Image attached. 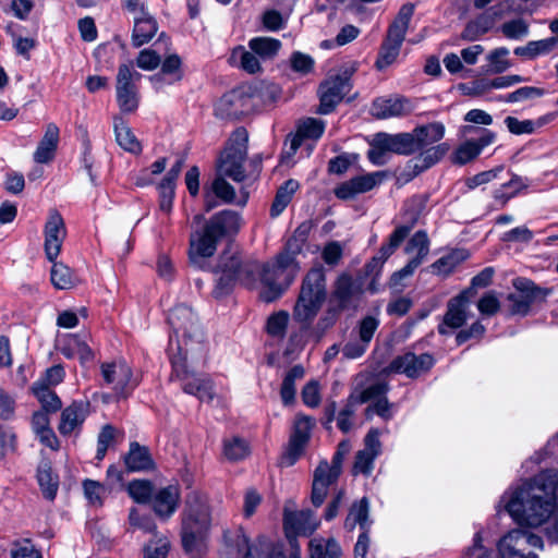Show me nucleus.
<instances>
[{
	"mask_svg": "<svg viewBox=\"0 0 558 558\" xmlns=\"http://www.w3.org/2000/svg\"><path fill=\"white\" fill-rule=\"evenodd\" d=\"M181 493L178 485H168L156 490L150 499L151 509L161 521H168L178 510Z\"/></svg>",
	"mask_w": 558,
	"mask_h": 558,
	"instance_id": "23",
	"label": "nucleus"
},
{
	"mask_svg": "<svg viewBox=\"0 0 558 558\" xmlns=\"http://www.w3.org/2000/svg\"><path fill=\"white\" fill-rule=\"evenodd\" d=\"M83 489H84V495L87 498V500L89 501V504H92L94 506L102 505V499L106 494V488L101 483H99L97 481H93V480H85L83 482Z\"/></svg>",
	"mask_w": 558,
	"mask_h": 558,
	"instance_id": "62",
	"label": "nucleus"
},
{
	"mask_svg": "<svg viewBox=\"0 0 558 558\" xmlns=\"http://www.w3.org/2000/svg\"><path fill=\"white\" fill-rule=\"evenodd\" d=\"M378 415L385 421H389L393 416L392 404L389 403L386 397L371 402L365 410L366 418H372L373 415Z\"/></svg>",
	"mask_w": 558,
	"mask_h": 558,
	"instance_id": "61",
	"label": "nucleus"
},
{
	"mask_svg": "<svg viewBox=\"0 0 558 558\" xmlns=\"http://www.w3.org/2000/svg\"><path fill=\"white\" fill-rule=\"evenodd\" d=\"M129 524L132 529L142 530L145 533L157 532V525L149 514H141L137 508H131L129 512Z\"/></svg>",
	"mask_w": 558,
	"mask_h": 558,
	"instance_id": "55",
	"label": "nucleus"
},
{
	"mask_svg": "<svg viewBox=\"0 0 558 558\" xmlns=\"http://www.w3.org/2000/svg\"><path fill=\"white\" fill-rule=\"evenodd\" d=\"M37 480L44 496L47 499L52 500L56 497L58 490V478L53 476L51 468L48 463H43L39 465L37 471Z\"/></svg>",
	"mask_w": 558,
	"mask_h": 558,
	"instance_id": "50",
	"label": "nucleus"
},
{
	"mask_svg": "<svg viewBox=\"0 0 558 558\" xmlns=\"http://www.w3.org/2000/svg\"><path fill=\"white\" fill-rule=\"evenodd\" d=\"M340 473L337 466H329L327 460H322L314 471L311 499L315 507L323 505L329 487L337 482Z\"/></svg>",
	"mask_w": 558,
	"mask_h": 558,
	"instance_id": "24",
	"label": "nucleus"
},
{
	"mask_svg": "<svg viewBox=\"0 0 558 558\" xmlns=\"http://www.w3.org/2000/svg\"><path fill=\"white\" fill-rule=\"evenodd\" d=\"M243 225L242 217L233 210H222L214 215L202 230L190 235L189 258L193 266L203 269L206 259L214 256L223 236L235 234Z\"/></svg>",
	"mask_w": 558,
	"mask_h": 558,
	"instance_id": "3",
	"label": "nucleus"
},
{
	"mask_svg": "<svg viewBox=\"0 0 558 558\" xmlns=\"http://www.w3.org/2000/svg\"><path fill=\"white\" fill-rule=\"evenodd\" d=\"M417 220V215H411L410 219L396 228V230L390 234L389 241L387 244H383L378 254L374 256L366 265H365V274L367 276L376 277L379 275L383 265L385 262L391 256V254L396 251V248L404 241V239L409 235L410 231L414 227Z\"/></svg>",
	"mask_w": 558,
	"mask_h": 558,
	"instance_id": "15",
	"label": "nucleus"
},
{
	"mask_svg": "<svg viewBox=\"0 0 558 558\" xmlns=\"http://www.w3.org/2000/svg\"><path fill=\"white\" fill-rule=\"evenodd\" d=\"M381 451L379 432L371 429L364 439V449L357 451L353 465L354 474L369 475L374 468V461Z\"/></svg>",
	"mask_w": 558,
	"mask_h": 558,
	"instance_id": "26",
	"label": "nucleus"
},
{
	"mask_svg": "<svg viewBox=\"0 0 558 558\" xmlns=\"http://www.w3.org/2000/svg\"><path fill=\"white\" fill-rule=\"evenodd\" d=\"M363 290L351 276L342 274L338 277L332 291V301L341 311H356L361 304Z\"/></svg>",
	"mask_w": 558,
	"mask_h": 558,
	"instance_id": "18",
	"label": "nucleus"
},
{
	"mask_svg": "<svg viewBox=\"0 0 558 558\" xmlns=\"http://www.w3.org/2000/svg\"><path fill=\"white\" fill-rule=\"evenodd\" d=\"M543 539L533 533L514 529L505 534L497 544L501 558H538L534 549H543Z\"/></svg>",
	"mask_w": 558,
	"mask_h": 558,
	"instance_id": "11",
	"label": "nucleus"
},
{
	"mask_svg": "<svg viewBox=\"0 0 558 558\" xmlns=\"http://www.w3.org/2000/svg\"><path fill=\"white\" fill-rule=\"evenodd\" d=\"M413 12L414 7L412 4L401 7L397 17L388 29L387 37L383 43L376 60V68L378 70H385L398 58Z\"/></svg>",
	"mask_w": 558,
	"mask_h": 558,
	"instance_id": "10",
	"label": "nucleus"
},
{
	"mask_svg": "<svg viewBox=\"0 0 558 558\" xmlns=\"http://www.w3.org/2000/svg\"><path fill=\"white\" fill-rule=\"evenodd\" d=\"M44 250L46 257L49 262H54L61 252L66 236L63 218L57 210H51L49 213L44 228Z\"/></svg>",
	"mask_w": 558,
	"mask_h": 558,
	"instance_id": "19",
	"label": "nucleus"
},
{
	"mask_svg": "<svg viewBox=\"0 0 558 558\" xmlns=\"http://www.w3.org/2000/svg\"><path fill=\"white\" fill-rule=\"evenodd\" d=\"M33 391L38 401L41 403L43 412H56L61 408V400L59 397L43 383H35Z\"/></svg>",
	"mask_w": 558,
	"mask_h": 558,
	"instance_id": "49",
	"label": "nucleus"
},
{
	"mask_svg": "<svg viewBox=\"0 0 558 558\" xmlns=\"http://www.w3.org/2000/svg\"><path fill=\"white\" fill-rule=\"evenodd\" d=\"M544 89L534 86H523L502 97L506 102H522L529 99L542 97Z\"/></svg>",
	"mask_w": 558,
	"mask_h": 558,
	"instance_id": "59",
	"label": "nucleus"
},
{
	"mask_svg": "<svg viewBox=\"0 0 558 558\" xmlns=\"http://www.w3.org/2000/svg\"><path fill=\"white\" fill-rule=\"evenodd\" d=\"M252 108V97L242 89L225 94L216 105V116L221 119L238 120L247 114Z\"/></svg>",
	"mask_w": 558,
	"mask_h": 558,
	"instance_id": "17",
	"label": "nucleus"
},
{
	"mask_svg": "<svg viewBox=\"0 0 558 558\" xmlns=\"http://www.w3.org/2000/svg\"><path fill=\"white\" fill-rule=\"evenodd\" d=\"M310 558H342V548L335 537L315 536L308 543Z\"/></svg>",
	"mask_w": 558,
	"mask_h": 558,
	"instance_id": "38",
	"label": "nucleus"
},
{
	"mask_svg": "<svg viewBox=\"0 0 558 558\" xmlns=\"http://www.w3.org/2000/svg\"><path fill=\"white\" fill-rule=\"evenodd\" d=\"M214 517L208 497L198 490L191 492L181 514V542L185 553L196 557L213 526Z\"/></svg>",
	"mask_w": 558,
	"mask_h": 558,
	"instance_id": "4",
	"label": "nucleus"
},
{
	"mask_svg": "<svg viewBox=\"0 0 558 558\" xmlns=\"http://www.w3.org/2000/svg\"><path fill=\"white\" fill-rule=\"evenodd\" d=\"M177 353L174 352L172 338L170 339V361L172 365V377L182 381V389L189 395L197 397L201 401H211L214 399V386L210 378H194L197 388H194V381L190 380V371L187 369V349H184L180 340L177 343Z\"/></svg>",
	"mask_w": 558,
	"mask_h": 558,
	"instance_id": "9",
	"label": "nucleus"
},
{
	"mask_svg": "<svg viewBox=\"0 0 558 558\" xmlns=\"http://www.w3.org/2000/svg\"><path fill=\"white\" fill-rule=\"evenodd\" d=\"M248 134L243 128L236 129L229 137L223 151L217 162V172L227 175L234 182H243L251 174L258 172L259 161L247 163Z\"/></svg>",
	"mask_w": 558,
	"mask_h": 558,
	"instance_id": "5",
	"label": "nucleus"
},
{
	"mask_svg": "<svg viewBox=\"0 0 558 558\" xmlns=\"http://www.w3.org/2000/svg\"><path fill=\"white\" fill-rule=\"evenodd\" d=\"M356 63L351 64L341 74L327 78L319 87L320 106L319 112L327 114L342 100L350 92V77L356 71Z\"/></svg>",
	"mask_w": 558,
	"mask_h": 558,
	"instance_id": "12",
	"label": "nucleus"
},
{
	"mask_svg": "<svg viewBox=\"0 0 558 558\" xmlns=\"http://www.w3.org/2000/svg\"><path fill=\"white\" fill-rule=\"evenodd\" d=\"M227 175H220L217 172V177L213 181L211 189L214 194L222 202L228 204H235L239 206H245L248 199V192L245 187H241L239 194L235 193L233 186L226 181Z\"/></svg>",
	"mask_w": 558,
	"mask_h": 558,
	"instance_id": "35",
	"label": "nucleus"
},
{
	"mask_svg": "<svg viewBox=\"0 0 558 558\" xmlns=\"http://www.w3.org/2000/svg\"><path fill=\"white\" fill-rule=\"evenodd\" d=\"M59 143V128L49 123L46 126L45 134L34 153V160L37 163H47L54 158Z\"/></svg>",
	"mask_w": 558,
	"mask_h": 558,
	"instance_id": "34",
	"label": "nucleus"
},
{
	"mask_svg": "<svg viewBox=\"0 0 558 558\" xmlns=\"http://www.w3.org/2000/svg\"><path fill=\"white\" fill-rule=\"evenodd\" d=\"M61 352L66 357H78L82 364L90 362L94 357L92 349L76 335H68L61 347Z\"/></svg>",
	"mask_w": 558,
	"mask_h": 558,
	"instance_id": "41",
	"label": "nucleus"
},
{
	"mask_svg": "<svg viewBox=\"0 0 558 558\" xmlns=\"http://www.w3.org/2000/svg\"><path fill=\"white\" fill-rule=\"evenodd\" d=\"M320 385L317 380H310L301 391L303 403L312 409L318 408L322 402Z\"/></svg>",
	"mask_w": 558,
	"mask_h": 558,
	"instance_id": "57",
	"label": "nucleus"
},
{
	"mask_svg": "<svg viewBox=\"0 0 558 558\" xmlns=\"http://www.w3.org/2000/svg\"><path fill=\"white\" fill-rule=\"evenodd\" d=\"M514 292L507 298L509 311L513 315H526L536 298V287L525 278H518L513 281Z\"/></svg>",
	"mask_w": 558,
	"mask_h": 558,
	"instance_id": "25",
	"label": "nucleus"
},
{
	"mask_svg": "<svg viewBox=\"0 0 558 558\" xmlns=\"http://www.w3.org/2000/svg\"><path fill=\"white\" fill-rule=\"evenodd\" d=\"M50 279L54 288L68 290L76 286L78 282L75 272L65 264L51 262Z\"/></svg>",
	"mask_w": 558,
	"mask_h": 558,
	"instance_id": "42",
	"label": "nucleus"
},
{
	"mask_svg": "<svg viewBox=\"0 0 558 558\" xmlns=\"http://www.w3.org/2000/svg\"><path fill=\"white\" fill-rule=\"evenodd\" d=\"M168 323L178 338L182 336L184 339L201 340L203 337L195 314L186 305L172 308L168 315Z\"/></svg>",
	"mask_w": 558,
	"mask_h": 558,
	"instance_id": "21",
	"label": "nucleus"
},
{
	"mask_svg": "<svg viewBox=\"0 0 558 558\" xmlns=\"http://www.w3.org/2000/svg\"><path fill=\"white\" fill-rule=\"evenodd\" d=\"M558 473L545 470L515 487L508 488L497 505V512L505 510L521 526L538 527L555 514L546 527L547 537L558 543Z\"/></svg>",
	"mask_w": 558,
	"mask_h": 558,
	"instance_id": "1",
	"label": "nucleus"
},
{
	"mask_svg": "<svg viewBox=\"0 0 558 558\" xmlns=\"http://www.w3.org/2000/svg\"><path fill=\"white\" fill-rule=\"evenodd\" d=\"M132 63L119 65L117 74V101L121 111L133 112L138 107V90L136 83L141 80Z\"/></svg>",
	"mask_w": 558,
	"mask_h": 558,
	"instance_id": "13",
	"label": "nucleus"
},
{
	"mask_svg": "<svg viewBox=\"0 0 558 558\" xmlns=\"http://www.w3.org/2000/svg\"><path fill=\"white\" fill-rule=\"evenodd\" d=\"M509 50L505 47L497 48L493 50L488 56L487 60L492 68V71L495 73H502L507 69L510 68V62L508 60Z\"/></svg>",
	"mask_w": 558,
	"mask_h": 558,
	"instance_id": "63",
	"label": "nucleus"
},
{
	"mask_svg": "<svg viewBox=\"0 0 558 558\" xmlns=\"http://www.w3.org/2000/svg\"><path fill=\"white\" fill-rule=\"evenodd\" d=\"M239 551L245 550L243 558H279V549L276 542L267 536H259L254 546H250L248 538L243 534L236 536Z\"/></svg>",
	"mask_w": 558,
	"mask_h": 558,
	"instance_id": "31",
	"label": "nucleus"
},
{
	"mask_svg": "<svg viewBox=\"0 0 558 558\" xmlns=\"http://www.w3.org/2000/svg\"><path fill=\"white\" fill-rule=\"evenodd\" d=\"M411 110L410 101L401 97L378 98L372 106V114L378 119L405 116Z\"/></svg>",
	"mask_w": 558,
	"mask_h": 558,
	"instance_id": "32",
	"label": "nucleus"
},
{
	"mask_svg": "<svg viewBox=\"0 0 558 558\" xmlns=\"http://www.w3.org/2000/svg\"><path fill=\"white\" fill-rule=\"evenodd\" d=\"M325 130V124L323 121L307 118L301 121L294 133L288 135L286 140V145H288V150L284 155H281V167H292L294 161L292 160V156L296 153L299 147L301 146L304 140H318Z\"/></svg>",
	"mask_w": 558,
	"mask_h": 558,
	"instance_id": "14",
	"label": "nucleus"
},
{
	"mask_svg": "<svg viewBox=\"0 0 558 558\" xmlns=\"http://www.w3.org/2000/svg\"><path fill=\"white\" fill-rule=\"evenodd\" d=\"M88 403L73 402L61 412L59 433L69 436L77 433L88 415Z\"/></svg>",
	"mask_w": 558,
	"mask_h": 558,
	"instance_id": "30",
	"label": "nucleus"
},
{
	"mask_svg": "<svg viewBox=\"0 0 558 558\" xmlns=\"http://www.w3.org/2000/svg\"><path fill=\"white\" fill-rule=\"evenodd\" d=\"M251 453L247 441L241 437L233 436L225 439L223 454L229 461L235 462L245 459Z\"/></svg>",
	"mask_w": 558,
	"mask_h": 558,
	"instance_id": "45",
	"label": "nucleus"
},
{
	"mask_svg": "<svg viewBox=\"0 0 558 558\" xmlns=\"http://www.w3.org/2000/svg\"><path fill=\"white\" fill-rule=\"evenodd\" d=\"M405 253L410 256L408 264L393 275V279H403L411 276L423 263L429 253V240L425 231L415 232L408 241Z\"/></svg>",
	"mask_w": 558,
	"mask_h": 558,
	"instance_id": "20",
	"label": "nucleus"
},
{
	"mask_svg": "<svg viewBox=\"0 0 558 558\" xmlns=\"http://www.w3.org/2000/svg\"><path fill=\"white\" fill-rule=\"evenodd\" d=\"M448 150L449 146L445 143L432 146L426 149L424 148L418 156V161L423 163L424 168H429L430 166L438 162L448 153Z\"/></svg>",
	"mask_w": 558,
	"mask_h": 558,
	"instance_id": "60",
	"label": "nucleus"
},
{
	"mask_svg": "<svg viewBox=\"0 0 558 558\" xmlns=\"http://www.w3.org/2000/svg\"><path fill=\"white\" fill-rule=\"evenodd\" d=\"M279 52V41L269 36H256L246 46H235L228 57V63L246 74L264 73V64L274 60Z\"/></svg>",
	"mask_w": 558,
	"mask_h": 558,
	"instance_id": "6",
	"label": "nucleus"
},
{
	"mask_svg": "<svg viewBox=\"0 0 558 558\" xmlns=\"http://www.w3.org/2000/svg\"><path fill=\"white\" fill-rule=\"evenodd\" d=\"M496 135L489 130H483L478 140H469L457 147L452 155V162L465 165L476 158L482 149L494 143Z\"/></svg>",
	"mask_w": 558,
	"mask_h": 558,
	"instance_id": "29",
	"label": "nucleus"
},
{
	"mask_svg": "<svg viewBox=\"0 0 558 558\" xmlns=\"http://www.w3.org/2000/svg\"><path fill=\"white\" fill-rule=\"evenodd\" d=\"M445 132L446 128L444 123L438 121L414 128L413 131L410 132L414 142V153L438 143L444 138Z\"/></svg>",
	"mask_w": 558,
	"mask_h": 558,
	"instance_id": "33",
	"label": "nucleus"
},
{
	"mask_svg": "<svg viewBox=\"0 0 558 558\" xmlns=\"http://www.w3.org/2000/svg\"><path fill=\"white\" fill-rule=\"evenodd\" d=\"M154 538L145 546V558H167L170 550V542L166 536L154 534Z\"/></svg>",
	"mask_w": 558,
	"mask_h": 558,
	"instance_id": "54",
	"label": "nucleus"
},
{
	"mask_svg": "<svg viewBox=\"0 0 558 558\" xmlns=\"http://www.w3.org/2000/svg\"><path fill=\"white\" fill-rule=\"evenodd\" d=\"M12 558H43L41 553L35 548L29 539L14 543L11 550Z\"/></svg>",
	"mask_w": 558,
	"mask_h": 558,
	"instance_id": "64",
	"label": "nucleus"
},
{
	"mask_svg": "<svg viewBox=\"0 0 558 558\" xmlns=\"http://www.w3.org/2000/svg\"><path fill=\"white\" fill-rule=\"evenodd\" d=\"M376 135L379 138L380 147L386 149L388 153H395L399 155L414 154V142L410 132L398 134L378 133Z\"/></svg>",
	"mask_w": 558,
	"mask_h": 558,
	"instance_id": "36",
	"label": "nucleus"
},
{
	"mask_svg": "<svg viewBox=\"0 0 558 558\" xmlns=\"http://www.w3.org/2000/svg\"><path fill=\"white\" fill-rule=\"evenodd\" d=\"M312 427L313 421L310 416L298 415L293 424V432L290 436V439L300 444L307 445Z\"/></svg>",
	"mask_w": 558,
	"mask_h": 558,
	"instance_id": "56",
	"label": "nucleus"
},
{
	"mask_svg": "<svg viewBox=\"0 0 558 558\" xmlns=\"http://www.w3.org/2000/svg\"><path fill=\"white\" fill-rule=\"evenodd\" d=\"M158 24L154 16L143 21H136L132 32V44L141 47L147 44L157 33Z\"/></svg>",
	"mask_w": 558,
	"mask_h": 558,
	"instance_id": "44",
	"label": "nucleus"
},
{
	"mask_svg": "<svg viewBox=\"0 0 558 558\" xmlns=\"http://www.w3.org/2000/svg\"><path fill=\"white\" fill-rule=\"evenodd\" d=\"M360 404L355 397L352 395L349 396L343 408L339 411L336 420H337V426L338 428L343 432L348 433L353 427V416L356 411V407Z\"/></svg>",
	"mask_w": 558,
	"mask_h": 558,
	"instance_id": "52",
	"label": "nucleus"
},
{
	"mask_svg": "<svg viewBox=\"0 0 558 558\" xmlns=\"http://www.w3.org/2000/svg\"><path fill=\"white\" fill-rule=\"evenodd\" d=\"M389 387L388 384L384 380H375L372 384H369L366 388L363 390L354 389V391L351 393L360 404L366 403V402H373L378 399H381L386 397V393L388 392Z\"/></svg>",
	"mask_w": 558,
	"mask_h": 558,
	"instance_id": "46",
	"label": "nucleus"
},
{
	"mask_svg": "<svg viewBox=\"0 0 558 558\" xmlns=\"http://www.w3.org/2000/svg\"><path fill=\"white\" fill-rule=\"evenodd\" d=\"M500 29L508 39L519 40L529 35L530 24L524 19L518 17L505 22Z\"/></svg>",
	"mask_w": 558,
	"mask_h": 558,
	"instance_id": "53",
	"label": "nucleus"
},
{
	"mask_svg": "<svg viewBox=\"0 0 558 558\" xmlns=\"http://www.w3.org/2000/svg\"><path fill=\"white\" fill-rule=\"evenodd\" d=\"M124 463L130 472L149 471L154 469V461L144 446L138 442H131L128 453L124 456Z\"/></svg>",
	"mask_w": 558,
	"mask_h": 558,
	"instance_id": "37",
	"label": "nucleus"
},
{
	"mask_svg": "<svg viewBox=\"0 0 558 558\" xmlns=\"http://www.w3.org/2000/svg\"><path fill=\"white\" fill-rule=\"evenodd\" d=\"M469 317V298L465 292L449 301L442 323L438 326V332L449 333V330L463 326Z\"/></svg>",
	"mask_w": 558,
	"mask_h": 558,
	"instance_id": "27",
	"label": "nucleus"
},
{
	"mask_svg": "<svg viewBox=\"0 0 558 558\" xmlns=\"http://www.w3.org/2000/svg\"><path fill=\"white\" fill-rule=\"evenodd\" d=\"M526 186L527 184L521 177L513 174L508 182L495 190L494 198L497 202H500L504 206L510 198L514 197L521 190L525 189Z\"/></svg>",
	"mask_w": 558,
	"mask_h": 558,
	"instance_id": "48",
	"label": "nucleus"
},
{
	"mask_svg": "<svg viewBox=\"0 0 558 558\" xmlns=\"http://www.w3.org/2000/svg\"><path fill=\"white\" fill-rule=\"evenodd\" d=\"M287 501L283 510L282 529L287 544L281 546V558H302L301 537H308L320 526V519L311 509H294Z\"/></svg>",
	"mask_w": 558,
	"mask_h": 558,
	"instance_id": "7",
	"label": "nucleus"
},
{
	"mask_svg": "<svg viewBox=\"0 0 558 558\" xmlns=\"http://www.w3.org/2000/svg\"><path fill=\"white\" fill-rule=\"evenodd\" d=\"M221 275L217 280L214 294L221 298L228 294L235 284L258 290L259 299L265 303L274 302L279 296V257L260 263L244 259L238 254L225 253L220 258Z\"/></svg>",
	"mask_w": 558,
	"mask_h": 558,
	"instance_id": "2",
	"label": "nucleus"
},
{
	"mask_svg": "<svg viewBox=\"0 0 558 558\" xmlns=\"http://www.w3.org/2000/svg\"><path fill=\"white\" fill-rule=\"evenodd\" d=\"M326 276L322 267L311 269L305 276L294 306V318L301 323L312 322L326 300Z\"/></svg>",
	"mask_w": 558,
	"mask_h": 558,
	"instance_id": "8",
	"label": "nucleus"
},
{
	"mask_svg": "<svg viewBox=\"0 0 558 558\" xmlns=\"http://www.w3.org/2000/svg\"><path fill=\"white\" fill-rule=\"evenodd\" d=\"M369 517V504L367 498L363 497L361 500L354 502L349 510V513L344 521V527L348 531H353L356 525L367 533L371 525Z\"/></svg>",
	"mask_w": 558,
	"mask_h": 558,
	"instance_id": "39",
	"label": "nucleus"
},
{
	"mask_svg": "<svg viewBox=\"0 0 558 558\" xmlns=\"http://www.w3.org/2000/svg\"><path fill=\"white\" fill-rule=\"evenodd\" d=\"M128 493L135 502L147 504L154 495L153 484L146 480H134L129 483Z\"/></svg>",
	"mask_w": 558,
	"mask_h": 558,
	"instance_id": "51",
	"label": "nucleus"
},
{
	"mask_svg": "<svg viewBox=\"0 0 558 558\" xmlns=\"http://www.w3.org/2000/svg\"><path fill=\"white\" fill-rule=\"evenodd\" d=\"M101 375L118 397H126L134 389L131 367L124 361L101 364Z\"/></svg>",
	"mask_w": 558,
	"mask_h": 558,
	"instance_id": "16",
	"label": "nucleus"
},
{
	"mask_svg": "<svg viewBox=\"0 0 558 558\" xmlns=\"http://www.w3.org/2000/svg\"><path fill=\"white\" fill-rule=\"evenodd\" d=\"M490 20L486 16H481L472 22H470L463 33L462 37L468 40H475L490 28Z\"/></svg>",
	"mask_w": 558,
	"mask_h": 558,
	"instance_id": "58",
	"label": "nucleus"
},
{
	"mask_svg": "<svg viewBox=\"0 0 558 558\" xmlns=\"http://www.w3.org/2000/svg\"><path fill=\"white\" fill-rule=\"evenodd\" d=\"M384 173L373 172L352 178L338 185L335 189V195L340 199H350L355 195L365 193L374 189L381 182Z\"/></svg>",
	"mask_w": 558,
	"mask_h": 558,
	"instance_id": "28",
	"label": "nucleus"
},
{
	"mask_svg": "<svg viewBox=\"0 0 558 558\" xmlns=\"http://www.w3.org/2000/svg\"><path fill=\"white\" fill-rule=\"evenodd\" d=\"M114 132L117 143L124 150L132 154H140L142 151L141 143L121 118L114 119Z\"/></svg>",
	"mask_w": 558,
	"mask_h": 558,
	"instance_id": "43",
	"label": "nucleus"
},
{
	"mask_svg": "<svg viewBox=\"0 0 558 558\" xmlns=\"http://www.w3.org/2000/svg\"><path fill=\"white\" fill-rule=\"evenodd\" d=\"M558 46V38H544L529 41L525 46L517 47L513 52L515 56L533 60L541 56L553 52Z\"/></svg>",
	"mask_w": 558,
	"mask_h": 558,
	"instance_id": "40",
	"label": "nucleus"
},
{
	"mask_svg": "<svg viewBox=\"0 0 558 558\" xmlns=\"http://www.w3.org/2000/svg\"><path fill=\"white\" fill-rule=\"evenodd\" d=\"M305 371L302 365H294L290 372L286 375L283 383L281 384V399L286 404H291L295 400V380H300L304 377Z\"/></svg>",
	"mask_w": 558,
	"mask_h": 558,
	"instance_id": "47",
	"label": "nucleus"
},
{
	"mask_svg": "<svg viewBox=\"0 0 558 558\" xmlns=\"http://www.w3.org/2000/svg\"><path fill=\"white\" fill-rule=\"evenodd\" d=\"M434 364L435 359L432 354L423 353L416 355L412 352H407L403 355L397 356L391 362L390 369L404 374L409 378H416L428 372Z\"/></svg>",
	"mask_w": 558,
	"mask_h": 558,
	"instance_id": "22",
	"label": "nucleus"
}]
</instances>
